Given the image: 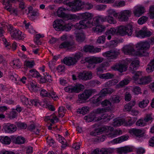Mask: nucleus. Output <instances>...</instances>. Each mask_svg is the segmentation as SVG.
Listing matches in <instances>:
<instances>
[{
  "mask_svg": "<svg viewBox=\"0 0 154 154\" xmlns=\"http://www.w3.org/2000/svg\"><path fill=\"white\" fill-rule=\"evenodd\" d=\"M131 62L129 70L131 71H133L139 66V61L138 60L135 59L132 60L130 59H127L124 64H117L112 66L111 68L114 70L118 71L121 72H125L127 69L129 63Z\"/></svg>",
  "mask_w": 154,
  "mask_h": 154,
  "instance_id": "obj_1",
  "label": "nucleus"
},
{
  "mask_svg": "<svg viewBox=\"0 0 154 154\" xmlns=\"http://www.w3.org/2000/svg\"><path fill=\"white\" fill-rule=\"evenodd\" d=\"M79 17L83 20L79 21L78 23H76L74 26L77 29H85L86 27H91L94 25L92 20L93 16L91 14L88 12H85L81 14Z\"/></svg>",
  "mask_w": 154,
  "mask_h": 154,
  "instance_id": "obj_2",
  "label": "nucleus"
},
{
  "mask_svg": "<svg viewBox=\"0 0 154 154\" xmlns=\"http://www.w3.org/2000/svg\"><path fill=\"white\" fill-rule=\"evenodd\" d=\"M133 45H128L125 46L123 48V51L125 54L133 56H137L142 57L143 55H147L148 53L145 51H136Z\"/></svg>",
  "mask_w": 154,
  "mask_h": 154,
  "instance_id": "obj_3",
  "label": "nucleus"
},
{
  "mask_svg": "<svg viewBox=\"0 0 154 154\" xmlns=\"http://www.w3.org/2000/svg\"><path fill=\"white\" fill-rule=\"evenodd\" d=\"M115 91L111 88H104L102 90L98 95H96L90 99L91 101L94 104H97L107 94H110Z\"/></svg>",
  "mask_w": 154,
  "mask_h": 154,
  "instance_id": "obj_4",
  "label": "nucleus"
},
{
  "mask_svg": "<svg viewBox=\"0 0 154 154\" xmlns=\"http://www.w3.org/2000/svg\"><path fill=\"white\" fill-rule=\"evenodd\" d=\"M117 35L122 36H131L132 33L133 28L131 25L120 26L117 27Z\"/></svg>",
  "mask_w": 154,
  "mask_h": 154,
  "instance_id": "obj_5",
  "label": "nucleus"
},
{
  "mask_svg": "<svg viewBox=\"0 0 154 154\" xmlns=\"http://www.w3.org/2000/svg\"><path fill=\"white\" fill-rule=\"evenodd\" d=\"M84 2L81 0H75L68 3V10L75 12L84 8Z\"/></svg>",
  "mask_w": 154,
  "mask_h": 154,
  "instance_id": "obj_6",
  "label": "nucleus"
},
{
  "mask_svg": "<svg viewBox=\"0 0 154 154\" xmlns=\"http://www.w3.org/2000/svg\"><path fill=\"white\" fill-rule=\"evenodd\" d=\"M94 92V90L88 89L85 90L82 94L79 95L77 101L78 103H83L88 99L90 97Z\"/></svg>",
  "mask_w": 154,
  "mask_h": 154,
  "instance_id": "obj_7",
  "label": "nucleus"
},
{
  "mask_svg": "<svg viewBox=\"0 0 154 154\" xmlns=\"http://www.w3.org/2000/svg\"><path fill=\"white\" fill-rule=\"evenodd\" d=\"M63 19H58L55 20L53 24V27L56 30L58 31H67V25L65 23V21Z\"/></svg>",
  "mask_w": 154,
  "mask_h": 154,
  "instance_id": "obj_8",
  "label": "nucleus"
},
{
  "mask_svg": "<svg viewBox=\"0 0 154 154\" xmlns=\"http://www.w3.org/2000/svg\"><path fill=\"white\" fill-rule=\"evenodd\" d=\"M138 51L143 52L145 51L148 53L147 55H143V56H148L149 55V53L147 51L149 49L150 47V44L147 42H141L137 43L135 46Z\"/></svg>",
  "mask_w": 154,
  "mask_h": 154,
  "instance_id": "obj_9",
  "label": "nucleus"
},
{
  "mask_svg": "<svg viewBox=\"0 0 154 154\" xmlns=\"http://www.w3.org/2000/svg\"><path fill=\"white\" fill-rule=\"evenodd\" d=\"M132 11L131 10H125L118 13V19L120 21H126L131 17Z\"/></svg>",
  "mask_w": 154,
  "mask_h": 154,
  "instance_id": "obj_10",
  "label": "nucleus"
},
{
  "mask_svg": "<svg viewBox=\"0 0 154 154\" xmlns=\"http://www.w3.org/2000/svg\"><path fill=\"white\" fill-rule=\"evenodd\" d=\"M119 54V50L116 49H113L103 53L102 55L107 57L108 60H114L116 58Z\"/></svg>",
  "mask_w": 154,
  "mask_h": 154,
  "instance_id": "obj_11",
  "label": "nucleus"
},
{
  "mask_svg": "<svg viewBox=\"0 0 154 154\" xmlns=\"http://www.w3.org/2000/svg\"><path fill=\"white\" fill-rule=\"evenodd\" d=\"M113 130V127L107 126H104L98 128L96 129L94 131H92L90 133L91 135L95 136L98 134L99 133H102L103 131L107 133V131L109 130L111 131Z\"/></svg>",
  "mask_w": 154,
  "mask_h": 154,
  "instance_id": "obj_12",
  "label": "nucleus"
},
{
  "mask_svg": "<svg viewBox=\"0 0 154 154\" xmlns=\"http://www.w3.org/2000/svg\"><path fill=\"white\" fill-rule=\"evenodd\" d=\"M146 11L144 7L142 5H138L134 8L133 12L134 16L139 17Z\"/></svg>",
  "mask_w": 154,
  "mask_h": 154,
  "instance_id": "obj_13",
  "label": "nucleus"
},
{
  "mask_svg": "<svg viewBox=\"0 0 154 154\" xmlns=\"http://www.w3.org/2000/svg\"><path fill=\"white\" fill-rule=\"evenodd\" d=\"M85 88L84 86L80 84H77L74 86H69L68 88V92L78 93L83 91Z\"/></svg>",
  "mask_w": 154,
  "mask_h": 154,
  "instance_id": "obj_14",
  "label": "nucleus"
},
{
  "mask_svg": "<svg viewBox=\"0 0 154 154\" xmlns=\"http://www.w3.org/2000/svg\"><path fill=\"white\" fill-rule=\"evenodd\" d=\"M152 34L151 32L148 30L145 27L138 31L136 34V36L138 37L144 38L150 36Z\"/></svg>",
  "mask_w": 154,
  "mask_h": 154,
  "instance_id": "obj_15",
  "label": "nucleus"
},
{
  "mask_svg": "<svg viewBox=\"0 0 154 154\" xmlns=\"http://www.w3.org/2000/svg\"><path fill=\"white\" fill-rule=\"evenodd\" d=\"M67 9L60 7L58 9L57 11V15L58 17L63 18L65 21H67Z\"/></svg>",
  "mask_w": 154,
  "mask_h": 154,
  "instance_id": "obj_16",
  "label": "nucleus"
},
{
  "mask_svg": "<svg viewBox=\"0 0 154 154\" xmlns=\"http://www.w3.org/2000/svg\"><path fill=\"white\" fill-rule=\"evenodd\" d=\"M103 58L101 57H92L85 58V62L90 64H97L102 62Z\"/></svg>",
  "mask_w": 154,
  "mask_h": 154,
  "instance_id": "obj_17",
  "label": "nucleus"
},
{
  "mask_svg": "<svg viewBox=\"0 0 154 154\" xmlns=\"http://www.w3.org/2000/svg\"><path fill=\"white\" fill-rule=\"evenodd\" d=\"M101 104L103 107H106L104 108L107 112L112 111L114 108L113 104L109 100H104L101 102Z\"/></svg>",
  "mask_w": 154,
  "mask_h": 154,
  "instance_id": "obj_18",
  "label": "nucleus"
},
{
  "mask_svg": "<svg viewBox=\"0 0 154 154\" xmlns=\"http://www.w3.org/2000/svg\"><path fill=\"white\" fill-rule=\"evenodd\" d=\"M9 30L11 31V35L12 37L14 38H18L19 39H22L21 36V32L18 31L16 29H14L12 26H11L9 28Z\"/></svg>",
  "mask_w": 154,
  "mask_h": 154,
  "instance_id": "obj_19",
  "label": "nucleus"
},
{
  "mask_svg": "<svg viewBox=\"0 0 154 154\" xmlns=\"http://www.w3.org/2000/svg\"><path fill=\"white\" fill-rule=\"evenodd\" d=\"M133 150V148L129 146L120 147L116 149L117 152L119 153H129L132 152Z\"/></svg>",
  "mask_w": 154,
  "mask_h": 154,
  "instance_id": "obj_20",
  "label": "nucleus"
},
{
  "mask_svg": "<svg viewBox=\"0 0 154 154\" xmlns=\"http://www.w3.org/2000/svg\"><path fill=\"white\" fill-rule=\"evenodd\" d=\"M84 119L86 122H90L93 121H99L101 119V118L95 117L94 114L92 112L88 116H85Z\"/></svg>",
  "mask_w": 154,
  "mask_h": 154,
  "instance_id": "obj_21",
  "label": "nucleus"
},
{
  "mask_svg": "<svg viewBox=\"0 0 154 154\" xmlns=\"http://www.w3.org/2000/svg\"><path fill=\"white\" fill-rule=\"evenodd\" d=\"M128 138V136H122L120 137L114 139L109 142V143L112 144L120 143L123 141L127 140Z\"/></svg>",
  "mask_w": 154,
  "mask_h": 154,
  "instance_id": "obj_22",
  "label": "nucleus"
},
{
  "mask_svg": "<svg viewBox=\"0 0 154 154\" xmlns=\"http://www.w3.org/2000/svg\"><path fill=\"white\" fill-rule=\"evenodd\" d=\"M152 81V79L149 76H144L140 78L137 84L145 85L149 83Z\"/></svg>",
  "mask_w": 154,
  "mask_h": 154,
  "instance_id": "obj_23",
  "label": "nucleus"
},
{
  "mask_svg": "<svg viewBox=\"0 0 154 154\" xmlns=\"http://www.w3.org/2000/svg\"><path fill=\"white\" fill-rule=\"evenodd\" d=\"M76 32H77L75 33V37L77 41L79 42L84 41L85 37L84 32L82 31H77Z\"/></svg>",
  "mask_w": 154,
  "mask_h": 154,
  "instance_id": "obj_24",
  "label": "nucleus"
},
{
  "mask_svg": "<svg viewBox=\"0 0 154 154\" xmlns=\"http://www.w3.org/2000/svg\"><path fill=\"white\" fill-rule=\"evenodd\" d=\"M106 27L105 26L102 25H98L92 29L93 31L97 34L102 33L104 32L106 29Z\"/></svg>",
  "mask_w": 154,
  "mask_h": 154,
  "instance_id": "obj_25",
  "label": "nucleus"
},
{
  "mask_svg": "<svg viewBox=\"0 0 154 154\" xmlns=\"http://www.w3.org/2000/svg\"><path fill=\"white\" fill-rule=\"evenodd\" d=\"M130 133L132 135H134L137 137L141 136L143 134V131L140 129L132 128L129 130Z\"/></svg>",
  "mask_w": 154,
  "mask_h": 154,
  "instance_id": "obj_26",
  "label": "nucleus"
},
{
  "mask_svg": "<svg viewBox=\"0 0 154 154\" xmlns=\"http://www.w3.org/2000/svg\"><path fill=\"white\" fill-rule=\"evenodd\" d=\"M106 22L110 24H115L116 21L112 16H106L103 17V22Z\"/></svg>",
  "mask_w": 154,
  "mask_h": 154,
  "instance_id": "obj_27",
  "label": "nucleus"
},
{
  "mask_svg": "<svg viewBox=\"0 0 154 154\" xmlns=\"http://www.w3.org/2000/svg\"><path fill=\"white\" fill-rule=\"evenodd\" d=\"M107 112V111L104 108H99L94 110L92 112L94 114L95 117H98L97 116L98 115L102 114Z\"/></svg>",
  "mask_w": 154,
  "mask_h": 154,
  "instance_id": "obj_28",
  "label": "nucleus"
},
{
  "mask_svg": "<svg viewBox=\"0 0 154 154\" xmlns=\"http://www.w3.org/2000/svg\"><path fill=\"white\" fill-rule=\"evenodd\" d=\"M122 99L121 96L118 95H114L112 96L110 99V100L113 104L119 103Z\"/></svg>",
  "mask_w": 154,
  "mask_h": 154,
  "instance_id": "obj_29",
  "label": "nucleus"
},
{
  "mask_svg": "<svg viewBox=\"0 0 154 154\" xmlns=\"http://www.w3.org/2000/svg\"><path fill=\"white\" fill-rule=\"evenodd\" d=\"M125 122L124 119H115L112 124V125L114 127H118L121 126Z\"/></svg>",
  "mask_w": 154,
  "mask_h": 154,
  "instance_id": "obj_30",
  "label": "nucleus"
},
{
  "mask_svg": "<svg viewBox=\"0 0 154 154\" xmlns=\"http://www.w3.org/2000/svg\"><path fill=\"white\" fill-rule=\"evenodd\" d=\"M59 138L57 139V142L61 143L63 145L62 147L64 148L67 146V143L66 140L63 137L60 136V135H58Z\"/></svg>",
  "mask_w": 154,
  "mask_h": 154,
  "instance_id": "obj_31",
  "label": "nucleus"
},
{
  "mask_svg": "<svg viewBox=\"0 0 154 154\" xmlns=\"http://www.w3.org/2000/svg\"><path fill=\"white\" fill-rule=\"evenodd\" d=\"M142 75V72L140 71H137L134 73V75L132 77V79L137 84H138L140 78L139 77Z\"/></svg>",
  "mask_w": 154,
  "mask_h": 154,
  "instance_id": "obj_32",
  "label": "nucleus"
},
{
  "mask_svg": "<svg viewBox=\"0 0 154 154\" xmlns=\"http://www.w3.org/2000/svg\"><path fill=\"white\" fill-rule=\"evenodd\" d=\"M106 13L107 15L109 16H113L115 17H116L118 16V13H117L114 9H109L106 11Z\"/></svg>",
  "mask_w": 154,
  "mask_h": 154,
  "instance_id": "obj_33",
  "label": "nucleus"
},
{
  "mask_svg": "<svg viewBox=\"0 0 154 154\" xmlns=\"http://www.w3.org/2000/svg\"><path fill=\"white\" fill-rule=\"evenodd\" d=\"M0 141L3 144H9L11 142V140L10 138L8 136L4 137L2 136H0Z\"/></svg>",
  "mask_w": 154,
  "mask_h": 154,
  "instance_id": "obj_34",
  "label": "nucleus"
},
{
  "mask_svg": "<svg viewBox=\"0 0 154 154\" xmlns=\"http://www.w3.org/2000/svg\"><path fill=\"white\" fill-rule=\"evenodd\" d=\"M129 82V80L128 79H124L121 81L118 84L116 85V88L118 89L122 87L125 85L128 84Z\"/></svg>",
  "mask_w": 154,
  "mask_h": 154,
  "instance_id": "obj_35",
  "label": "nucleus"
},
{
  "mask_svg": "<svg viewBox=\"0 0 154 154\" xmlns=\"http://www.w3.org/2000/svg\"><path fill=\"white\" fill-rule=\"evenodd\" d=\"M99 76L101 79H108L113 78L114 76V75L110 73H107L100 74L99 75Z\"/></svg>",
  "mask_w": 154,
  "mask_h": 154,
  "instance_id": "obj_36",
  "label": "nucleus"
},
{
  "mask_svg": "<svg viewBox=\"0 0 154 154\" xmlns=\"http://www.w3.org/2000/svg\"><path fill=\"white\" fill-rule=\"evenodd\" d=\"M144 119L146 123L149 122L151 123L154 119L153 116L151 113L148 114L146 115Z\"/></svg>",
  "mask_w": 154,
  "mask_h": 154,
  "instance_id": "obj_37",
  "label": "nucleus"
},
{
  "mask_svg": "<svg viewBox=\"0 0 154 154\" xmlns=\"http://www.w3.org/2000/svg\"><path fill=\"white\" fill-rule=\"evenodd\" d=\"M146 70L149 73H151L154 70V65L152 61L147 65Z\"/></svg>",
  "mask_w": 154,
  "mask_h": 154,
  "instance_id": "obj_38",
  "label": "nucleus"
},
{
  "mask_svg": "<svg viewBox=\"0 0 154 154\" xmlns=\"http://www.w3.org/2000/svg\"><path fill=\"white\" fill-rule=\"evenodd\" d=\"M89 108L88 107H84L81 109H79L77 110V112L83 115L85 114L89 111Z\"/></svg>",
  "mask_w": 154,
  "mask_h": 154,
  "instance_id": "obj_39",
  "label": "nucleus"
},
{
  "mask_svg": "<svg viewBox=\"0 0 154 154\" xmlns=\"http://www.w3.org/2000/svg\"><path fill=\"white\" fill-rule=\"evenodd\" d=\"M149 102V100L147 99L143 100L139 103V106L140 108H144L147 106Z\"/></svg>",
  "mask_w": 154,
  "mask_h": 154,
  "instance_id": "obj_40",
  "label": "nucleus"
},
{
  "mask_svg": "<svg viewBox=\"0 0 154 154\" xmlns=\"http://www.w3.org/2000/svg\"><path fill=\"white\" fill-rule=\"evenodd\" d=\"M94 154H107L106 148H102L100 149H96L94 151Z\"/></svg>",
  "mask_w": 154,
  "mask_h": 154,
  "instance_id": "obj_41",
  "label": "nucleus"
},
{
  "mask_svg": "<svg viewBox=\"0 0 154 154\" xmlns=\"http://www.w3.org/2000/svg\"><path fill=\"white\" fill-rule=\"evenodd\" d=\"M93 20L94 21H93V22L95 23L94 26H95L97 24L99 23L100 21L103 22V17L101 15L95 17L93 19Z\"/></svg>",
  "mask_w": 154,
  "mask_h": 154,
  "instance_id": "obj_42",
  "label": "nucleus"
},
{
  "mask_svg": "<svg viewBox=\"0 0 154 154\" xmlns=\"http://www.w3.org/2000/svg\"><path fill=\"white\" fill-rule=\"evenodd\" d=\"M30 85L31 86L30 90L32 92H36L38 91H40L39 88L33 82H30Z\"/></svg>",
  "mask_w": 154,
  "mask_h": 154,
  "instance_id": "obj_43",
  "label": "nucleus"
},
{
  "mask_svg": "<svg viewBox=\"0 0 154 154\" xmlns=\"http://www.w3.org/2000/svg\"><path fill=\"white\" fill-rule=\"evenodd\" d=\"M148 20V17L146 16H143L139 18L137 21L138 23L142 25L145 23Z\"/></svg>",
  "mask_w": 154,
  "mask_h": 154,
  "instance_id": "obj_44",
  "label": "nucleus"
},
{
  "mask_svg": "<svg viewBox=\"0 0 154 154\" xmlns=\"http://www.w3.org/2000/svg\"><path fill=\"white\" fill-rule=\"evenodd\" d=\"M5 128V129L7 130L9 132L15 131L16 128L15 125L13 124H11L10 125H6Z\"/></svg>",
  "mask_w": 154,
  "mask_h": 154,
  "instance_id": "obj_45",
  "label": "nucleus"
},
{
  "mask_svg": "<svg viewBox=\"0 0 154 154\" xmlns=\"http://www.w3.org/2000/svg\"><path fill=\"white\" fill-rule=\"evenodd\" d=\"M125 1H120L116 2L113 5L114 7H121L125 6Z\"/></svg>",
  "mask_w": 154,
  "mask_h": 154,
  "instance_id": "obj_46",
  "label": "nucleus"
},
{
  "mask_svg": "<svg viewBox=\"0 0 154 154\" xmlns=\"http://www.w3.org/2000/svg\"><path fill=\"white\" fill-rule=\"evenodd\" d=\"M109 64L107 63H104L100 64V66L98 67L97 69V72H103L106 69L105 68V66H108Z\"/></svg>",
  "mask_w": 154,
  "mask_h": 154,
  "instance_id": "obj_47",
  "label": "nucleus"
},
{
  "mask_svg": "<svg viewBox=\"0 0 154 154\" xmlns=\"http://www.w3.org/2000/svg\"><path fill=\"white\" fill-rule=\"evenodd\" d=\"M118 81L117 80H110L107 82L105 84V86L106 87L109 86L116 85L118 82Z\"/></svg>",
  "mask_w": 154,
  "mask_h": 154,
  "instance_id": "obj_48",
  "label": "nucleus"
},
{
  "mask_svg": "<svg viewBox=\"0 0 154 154\" xmlns=\"http://www.w3.org/2000/svg\"><path fill=\"white\" fill-rule=\"evenodd\" d=\"M146 124L147 123H146L144 119H139L137 121L136 123L137 125L141 127L145 126L146 125Z\"/></svg>",
  "mask_w": 154,
  "mask_h": 154,
  "instance_id": "obj_49",
  "label": "nucleus"
},
{
  "mask_svg": "<svg viewBox=\"0 0 154 154\" xmlns=\"http://www.w3.org/2000/svg\"><path fill=\"white\" fill-rule=\"evenodd\" d=\"M76 62V58L70 57H68V66L73 65Z\"/></svg>",
  "mask_w": 154,
  "mask_h": 154,
  "instance_id": "obj_50",
  "label": "nucleus"
},
{
  "mask_svg": "<svg viewBox=\"0 0 154 154\" xmlns=\"http://www.w3.org/2000/svg\"><path fill=\"white\" fill-rule=\"evenodd\" d=\"M25 141V140L24 137H18L16 139L15 143L17 144H21L24 143Z\"/></svg>",
  "mask_w": 154,
  "mask_h": 154,
  "instance_id": "obj_51",
  "label": "nucleus"
},
{
  "mask_svg": "<svg viewBox=\"0 0 154 154\" xmlns=\"http://www.w3.org/2000/svg\"><path fill=\"white\" fill-rule=\"evenodd\" d=\"M107 135L109 137L113 138L116 137L114 130L113 128V130L111 131L109 130L107 131Z\"/></svg>",
  "mask_w": 154,
  "mask_h": 154,
  "instance_id": "obj_52",
  "label": "nucleus"
},
{
  "mask_svg": "<svg viewBox=\"0 0 154 154\" xmlns=\"http://www.w3.org/2000/svg\"><path fill=\"white\" fill-rule=\"evenodd\" d=\"M149 16L150 18L154 19V6H151L150 7Z\"/></svg>",
  "mask_w": 154,
  "mask_h": 154,
  "instance_id": "obj_53",
  "label": "nucleus"
},
{
  "mask_svg": "<svg viewBox=\"0 0 154 154\" xmlns=\"http://www.w3.org/2000/svg\"><path fill=\"white\" fill-rule=\"evenodd\" d=\"M106 33L107 34H112L114 35L117 34V28L116 29L114 27L111 28L106 30Z\"/></svg>",
  "mask_w": 154,
  "mask_h": 154,
  "instance_id": "obj_54",
  "label": "nucleus"
},
{
  "mask_svg": "<svg viewBox=\"0 0 154 154\" xmlns=\"http://www.w3.org/2000/svg\"><path fill=\"white\" fill-rule=\"evenodd\" d=\"M113 117V114H111L109 115H108L106 114H105L103 115L100 117L101 118V119H107V120L108 121H109L110 119H112Z\"/></svg>",
  "mask_w": 154,
  "mask_h": 154,
  "instance_id": "obj_55",
  "label": "nucleus"
},
{
  "mask_svg": "<svg viewBox=\"0 0 154 154\" xmlns=\"http://www.w3.org/2000/svg\"><path fill=\"white\" fill-rule=\"evenodd\" d=\"M106 38L105 36L102 35L99 36L97 39V42L99 44H103L105 41Z\"/></svg>",
  "mask_w": 154,
  "mask_h": 154,
  "instance_id": "obj_56",
  "label": "nucleus"
},
{
  "mask_svg": "<svg viewBox=\"0 0 154 154\" xmlns=\"http://www.w3.org/2000/svg\"><path fill=\"white\" fill-rule=\"evenodd\" d=\"M93 50V46L90 45H86L84 47L83 50L86 52H92Z\"/></svg>",
  "mask_w": 154,
  "mask_h": 154,
  "instance_id": "obj_57",
  "label": "nucleus"
},
{
  "mask_svg": "<svg viewBox=\"0 0 154 154\" xmlns=\"http://www.w3.org/2000/svg\"><path fill=\"white\" fill-rule=\"evenodd\" d=\"M133 91L135 94H138L141 93L140 88L137 86H134L133 87Z\"/></svg>",
  "mask_w": 154,
  "mask_h": 154,
  "instance_id": "obj_58",
  "label": "nucleus"
},
{
  "mask_svg": "<svg viewBox=\"0 0 154 154\" xmlns=\"http://www.w3.org/2000/svg\"><path fill=\"white\" fill-rule=\"evenodd\" d=\"M21 101L22 103L24 105H27L28 104L31 105L30 102H29L28 98L25 97L24 96H23L21 98Z\"/></svg>",
  "mask_w": 154,
  "mask_h": 154,
  "instance_id": "obj_59",
  "label": "nucleus"
},
{
  "mask_svg": "<svg viewBox=\"0 0 154 154\" xmlns=\"http://www.w3.org/2000/svg\"><path fill=\"white\" fill-rule=\"evenodd\" d=\"M106 8V5H97L96 6V9L99 11H102L105 9Z\"/></svg>",
  "mask_w": 154,
  "mask_h": 154,
  "instance_id": "obj_60",
  "label": "nucleus"
},
{
  "mask_svg": "<svg viewBox=\"0 0 154 154\" xmlns=\"http://www.w3.org/2000/svg\"><path fill=\"white\" fill-rule=\"evenodd\" d=\"M86 72H83L80 73L78 75L79 78L80 79L85 80L86 78L85 77Z\"/></svg>",
  "mask_w": 154,
  "mask_h": 154,
  "instance_id": "obj_61",
  "label": "nucleus"
},
{
  "mask_svg": "<svg viewBox=\"0 0 154 154\" xmlns=\"http://www.w3.org/2000/svg\"><path fill=\"white\" fill-rule=\"evenodd\" d=\"M85 77L86 78L85 80L91 79L92 77V74L91 72H86Z\"/></svg>",
  "mask_w": 154,
  "mask_h": 154,
  "instance_id": "obj_62",
  "label": "nucleus"
},
{
  "mask_svg": "<svg viewBox=\"0 0 154 154\" xmlns=\"http://www.w3.org/2000/svg\"><path fill=\"white\" fill-rule=\"evenodd\" d=\"M84 7L87 10H90L93 8V5L90 3H84Z\"/></svg>",
  "mask_w": 154,
  "mask_h": 154,
  "instance_id": "obj_63",
  "label": "nucleus"
},
{
  "mask_svg": "<svg viewBox=\"0 0 154 154\" xmlns=\"http://www.w3.org/2000/svg\"><path fill=\"white\" fill-rule=\"evenodd\" d=\"M16 125L17 127L21 129L26 128L27 127L26 125L24 123L18 122L17 123Z\"/></svg>",
  "mask_w": 154,
  "mask_h": 154,
  "instance_id": "obj_64",
  "label": "nucleus"
}]
</instances>
